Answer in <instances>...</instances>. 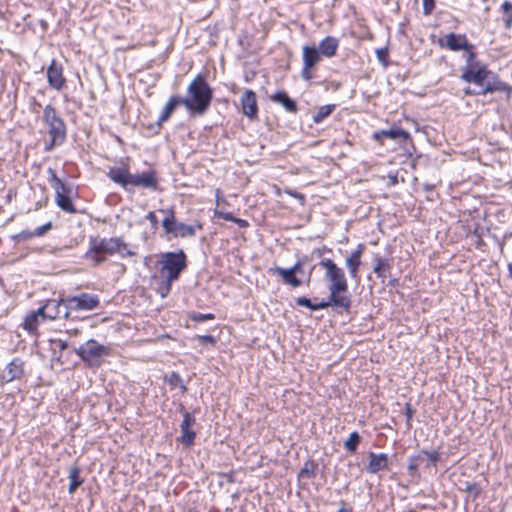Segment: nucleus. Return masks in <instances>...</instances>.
Returning a JSON list of instances; mask_svg holds the SVG:
<instances>
[{"label":"nucleus","mask_w":512,"mask_h":512,"mask_svg":"<svg viewBox=\"0 0 512 512\" xmlns=\"http://www.w3.org/2000/svg\"><path fill=\"white\" fill-rule=\"evenodd\" d=\"M319 265L325 269V278L329 283V299L332 302V306L348 310L351 300L347 295L348 283L343 269L338 267L329 258L322 259Z\"/></svg>","instance_id":"nucleus-1"},{"label":"nucleus","mask_w":512,"mask_h":512,"mask_svg":"<svg viewBox=\"0 0 512 512\" xmlns=\"http://www.w3.org/2000/svg\"><path fill=\"white\" fill-rule=\"evenodd\" d=\"M212 90L202 75L197 77L188 86V97L182 98L183 106L191 113L203 114L210 105Z\"/></svg>","instance_id":"nucleus-2"},{"label":"nucleus","mask_w":512,"mask_h":512,"mask_svg":"<svg viewBox=\"0 0 512 512\" xmlns=\"http://www.w3.org/2000/svg\"><path fill=\"white\" fill-rule=\"evenodd\" d=\"M186 256L183 251L178 253L168 252L162 256L160 263L162 264L161 272L165 276L164 286L161 287V296L165 297L170 289L171 283L179 278L180 273L185 269Z\"/></svg>","instance_id":"nucleus-3"},{"label":"nucleus","mask_w":512,"mask_h":512,"mask_svg":"<svg viewBox=\"0 0 512 512\" xmlns=\"http://www.w3.org/2000/svg\"><path fill=\"white\" fill-rule=\"evenodd\" d=\"M126 249V244L121 241L120 238L110 239H97L92 238L90 240V247L85 253V258L93 261L94 265H98L105 261L104 254L121 253L124 254L123 250Z\"/></svg>","instance_id":"nucleus-4"},{"label":"nucleus","mask_w":512,"mask_h":512,"mask_svg":"<svg viewBox=\"0 0 512 512\" xmlns=\"http://www.w3.org/2000/svg\"><path fill=\"white\" fill-rule=\"evenodd\" d=\"M75 352L89 367L98 368L102 365L104 359L110 356L111 348L98 343L94 339H89L75 349Z\"/></svg>","instance_id":"nucleus-5"},{"label":"nucleus","mask_w":512,"mask_h":512,"mask_svg":"<svg viewBox=\"0 0 512 512\" xmlns=\"http://www.w3.org/2000/svg\"><path fill=\"white\" fill-rule=\"evenodd\" d=\"M159 212L163 214L162 226L166 234L181 238L193 237L196 234L194 226L176 221L173 209H160Z\"/></svg>","instance_id":"nucleus-6"},{"label":"nucleus","mask_w":512,"mask_h":512,"mask_svg":"<svg viewBox=\"0 0 512 512\" xmlns=\"http://www.w3.org/2000/svg\"><path fill=\"white\" fill-rule=\"evenodd\" d=\"M65 303L70 315L72 311H90L97 308L99 299L96 295L81 293L77 296H67Z\"/></svg>","instance_id":"nucleus-7"},{"label":"nucleus","mask_w":512,"mask_h":512,"mask_svg":"<svg viewBox=\"0 0 512 512\" xmlns=\"http://www.w3.org/2000/svg\"><path fill=\"white\" fill-rule=\"evenodd\" d=\"M269 272L278 274L286 285H290L294 288L301 286L303 283V281L297 277V275H302L304 273L303 264L300 260L290 268L275 266L270 268Z\"/></svg>","instance_id":"nucleus-8"},{"label":"nucleus","mask_w":512,"mask_h":512,"mask_svg":"<svg viewBox=\"0 0 512 512\" xmlns=\"http://www.w3.org/2000/svg\"><path fill=\"white\" fill-rule=\"evenodd\" d=\"M321 54L315 46H304L302 48L303 67L301 77L303 80L310 81L313 78L312 69L321 61Z\"/></svg>","instance_id":"nucleus-9"},{"label":"nucleus","mask_w":512,"mask_h":512,"mask_svg":"<svg viewBox=\"0 0 512 512\" xmlns=\"http://www.w3.org/2000/svg\"><path fill=\"white\" fill-rule=\"evenodd\" d=\"M438 44L440 47L447 48L451 51L463 50L464 53L473 49V45L468 42L465 34H456L453 32L440 37Z\"/></svg>","instance_id":"nucleus-10"},{"label":"nucleus","mask_w":512,"mask_h":512,"mask_svg":"<svg viewBox=\"0 0 512 512\" xmlns=\"http://www.w3.org/2000/svg\"><path fill=\"white\" fill-rule=\"evenodd\" d=\"M47 82L55 90H61L65 86L66 79L63 76V66L55 59L51 61L47 68Z\"/></svg>","instance_id":"nucleus-11"},{"label":"nucleus","mask_w":512,"mask_h":512,"mask_svg":"<svg viewBox=\"0 0 512 512\" xmlns=\"http://www.w3.org/2000/svg\"><path fill=\"white\" fill-rule=\"evenodd\" d=\"M41 309H44L45 311L44 316L46 319H56V318H68L69 312L68 307L65 303V298L56 301V300H49Z\"/></svg>","instance_id":"nucleus-12"},{"label":"nucleus","mask_w":512,"mask_h":512,"mask_svg":"<svg viewBox=\"0 0 512 512\" xmlns=\"http://www.w3.org/2000/svg\"><path fill=\"white\" fill-rule=\"evenodd\" d=\"M195 423V418L187 411L183 413V420L180 425L181 427V437L180 441L190 446L193 444L195 439V432L191 429V426Z\"/></svg>","instance_id":"nucleus-13"},{"label":"nucleus","mask_w":512,"mask_h":512,"mask_svg":"<svg viewBox=\"0 0 512 512\" xmlns=\"http://www.w3.org/2000/svg\"><path fill=\"white\" fill-rule=\"evenodd\" d=\"M491 74L492 72L487 70L486 66L483 65L479 69H475L473 72L463 71L461 79L467 83H473L481 87Z\"/></svg>","instance_id":"nucleus-14"},{"label":"nucleus","mask_w":512,"mask_h":512,"mask_svg":"<svg viewBox=\"0 0 512 512\" xmlns=\"http://www.w3.org/2000/svg\"><path fill=\"white\" fill-rule=\"evenodd\" d=\"M157 185L154 171L141 174H131L129 187H144L154 189Z\"/></svg>","instance_id":"nucleus-15"},{"label":"nucleus","mask_w":512,"mask_h":512,"mask_svg":"<svg viewBox=\"0 0 512 512\" xmlns=\"http://www.w3.org/2000/svg\"><path fill=\"white\" fill-rule=\"evenodd\" d=\"M368 459L369 462L366 466V470L371 474L385 470L388 467V455L385 453L376 454L374 452H370L368 454Z\"/></svg>","instance_id":"nucleus-16"},{"label":"nucleus","mask_w":512,"mask_h":512,"mask_svg":"<svg viewBox=\"0 0 512 512\" xmlns=\"http://www.w3.org/2000/svg\"><path fill=\"white\" fill-rule=\"evenodd\" d=\"M363 245H359L357 249H355L345 261V265L348 269L349 275L352 279H358V270L361 265V256L363 252Z\"/></svg>","instance_id":"nucleus-17"},{"label":"nucleus","mask_w":512,"mask_h":512,"mask_svg":"<svg viewBox=\"0 0 512 512\" xmlns=\"http://www.w3.org/2000/svg\"><path fill=\"white\" fill-rule=\"evenodd\" d=\"M243 113L252 118L257 114L256 94L252 90H246L240 99Z\"/></svg>","instance_id":"nucleus-18"},{"label":"nucleus","mask_w":512,"mask_h":512,"mask_svg":"<svg viewBox=\"0 0 512 512\" xmlns=\"http://www.w3.org/2000/svg\"><path fill=\"white\" fill-rule=\"evenodd\" d=\"M42 118L43 122L49 128H64V122L62 118L56 109L50 104L44 107Z\"/></svg>","instance_id":"nucleus-19"},{"label":"nucleus","mask_w":512,"mask_h":512,"mask_svg":"<svg viewBox=\"0 0 512 512\" xmlns=\"http://www.w3.org/2000/svg\"><path fill=\"white\" fill-rule=\"evenodd\" d=\"M108 177L125 189L129 187L131 173L125 167H112L108 171Z\"/></svg>","instance_id":"nucleus-20"},{"label":"nucleus","mask_w":512,"mask_h":512,"mask_svg":"<svg viewBox=\"0 0 512 512\" xmlns=\"http://www.w3.org/2000/svg\"><path fill=\"white\" fill-rule=\"evenodd\" d=\"M23 375V361L14 358L3 371V379L7 382L19 379Z\"/></svg>","instance_id":"nucleus-21"},{"label":"nucleus","mask_w":512,"mask_h":512,"mask_svg":"<svg viewBox=\"0 0 512 512\" xmlns=\"http://www.w3.org/2000/svg\"><path fill=\"white\" fill-rule=\"evenodd\" d=\"M338 46L339 41L337 38L327 36L320 41L317 49L320 52L321 56L331 58L336 54Z\"/></svg>","instance_id":"nucleus-22"},{"label":"nucleus","mask_w":512,"mask_h":512,"mask_svg":"<svg viewBox=\"0 0 512 512\" xmlns=\"http://www.w3.org/2000/svg\"><path fill=\"white\" fill-rule=\"evenodd\" d=\"M483 86H481V91L479 93L481 94H487L494 91H507L509 87L502 81H500L497 77L494 76L492 73L488 79L485 80Z\"/></svg>","instance_id":"nucleus-23"},{"label":"nucleus","mask_w":512,"mask_h":512,"mask_svg":"<svg viewBox=\"0 0 512 512\" xmlns=\"http://www.w3.org/2000/svg\"><path fill=\"white\" fill-rule=\"evenodd\" d=\"M179 105H183L182 97L175 95L171 96L161 111L157 119V124L161 125L163 122H165Z\"/></svg>","instance_id":"nucleus-24"},{"label":"nucleus","mask_w":512,"mask_h":512,"mask_svg":"<svg viewBox=\"0 0 512 512\" xmlns=\"http://www.w3.org/2000/svg\"><path fill=\"white\" fill-rule=\"evenodd\" d=\"M271 100L282 105L286 111L294 113L297 111L296 102L291 99L285 91H278L271 96Z\"/></svg>","instance_id":"nucleus-25"},{"label":"nucleus","mask_w":512,"mask_h":512,"mask_svg":"<svg viewBox=\"0 0 512 512\" xmlns=\"http://www.w3.org/2000/svg\"><path fill=\"white\" fill-rule=\"evenodd\" d=\"M373 138L377 141H381L383 139L405 140L408 138V133L406 130H380L379 132H375L373 134Z\"/></svg>","instance_id":"nucleus-26"},{"label":"nucleus","mask_w":512,"mask_h":512,"mask_svg":"<svg viewBox=\"0 0 512 512\" xmlns=\"http://www.w3.org/2000/svg\"><path fill=\"white\" fill-rule=\"evenodd\" d=\"M44 309L38 308L36 311L30 313L26 316L24 322V328L28 331H34L37 329L39 321H44L46 317L44 316Z\"/></svg>","instance_id":"nucleus-27"},{"label":"nucleus","mask_w":512,"mask_h":512,"mask_svg":"<svg viewBox=\"0 0 512 512\" xmlns=\"http://www.w3.org/2000/svg\"><path fill=\"white\" fill-rule=\"evenodd\" d=\"M375 261L376 264L373 268V272L377 275V277L385 279L391 269L389 260L376 256Z\"/></svg>","instance_id":"nucleus-28"},{"label":"nucleus","mask_w":512,"mask_h":512,"mask_svg":"<svg viewBox=\"0 0 512 512\" xmlns=\"http://www.w3.org/2000/svg\"><path fill=\"white\" fill-rule=\"evenodd\" d=\"M47 172L49 174L48 181H49L51 187L54 189L55 194L70 192V190L65 186V184L62 182V180L57 177L55 171L52 168H49L47 170Z\"/></svg>","instance_id":"nucleus-29"},{"label":"nucleus","mask_w":512,"mask_h":512,"mask_svg":"<svg viewBox=\"0 0 512 512\" xmlns=\"http://www.w3.org/2000/svg\"><path fill=\"white\" fill-rule=\"evenodd\" d=\"M69 193H58L55 195L56 204L65 212L75 213L76 209L68 196Z\"/></svg>","instance_id":"nucleus-30"},{"label":"nucleus","mask_w":512,"mask_h":512,"mask_svg":"<svg viewBox=\"0 0 512 512\" xmlns=\"http://www.w3.org/2000/svg\"><path fill=\"white\" fill-rule=\"evenodd\" d=\"M69 487L68 492L73 494L76 489L83 483V480L80 478V469L77 466H74L69 471Z\"/></svg>","instance_id":"nucleus-31"},{"label":"nucleus","mask_w":512,"mask_h":512,"mask_svg":"<svg viewBox=\"0 0 512 512\" xmlns=\"http://www.w3.org/2000/svg\"><path fill=\"white\" fill-rule=\"evenodd\" d=\"M463 57L465 58V66L462 68V72L463 71L473 72L475 69H479L481 66H483V64L479 63L476 60V54L473 51V49H471L467 53H464Z\"/></svg>","instance_id":"nucleus-32"},{"label":"nucleus","mask_w":512,"mask_h":512,"mask_svg":"<svg viewBox=\"0 0 512 512\" xmlns=\"http://www.w3.org/2000/svg\"><path fill=\"white\" fill-rule=\"evenodd\" d=\"M296 303L299 306H304V307H307V308H309L311 310H319V309H324V308H327L329 306H332V302H331L330 299L327 302L321 301L319 303L314 304V303L311 302V300L309 298L299 297V298H297Z\"/></svg>","instance_id":"nucleus-33"},{"label":"nucleus","mask_w":512,"mask_h":512,"mask_svg":"<svg viewBox=\"0 0 512 512\" xmlns=\"http://www.w3.org/2000/svg\"><path fill=\"white\" fill-rule=\"evenodd\" d=\"M334 109V104H328L319 107L312 116L314 123H321L327 116H329L333 112Z\"/></svg>","instance_id":"nucleus-34"},{"label":"nucleus","mask_w":512,"mask_h":512,"mask_svg":"<svg viewBox=\"0 0 512 512\" xmlns=\"http://www.w3.org/2000/svg\"><path fill=\"white\" fill-rule=\"evenodd\" d=\"M51 142L46 143V150H51L55 145H60L65 140V130H50Z\"/></svg>","instance_id":"nucleus-35"},{"label":"nucleus","mask_w":512,"mask_h":512,"mask_svg":"<svg viewBox=\"0 0 512 512\" xmlns=\"http://www.w3.org/2000/svg\"><path fill=\"white\" fill-rule=\"evenodd\" d=\"M501 9L503 11V20L506 28H510L512 26V3L509 1H505L501 5Z\"/></svg>","instance_id":"nucleus-36"},{"label":"nucleus","mask_w":512,"mask_h":512,"mask_svg":"<svg viewBox=\"0 0 512 512\" xmlns=\"http://www.w3.org/2000/svg\"><path fill=\"white\" fill-rule=\"evenodd\" d=\"M165 381L171 386V387H180L183 391L186 390L185 385L183 384V381L179 374L172 372L169 375L165 376Z\"/></svg>","instance_id":"nucleus-37"},{"label":"nucleus","mask_w":512,"mask_h":512,"mask_svg":"<svg viewBox=\"0 0 512 512\" xmlns=\"http://www.w3.org/2000/svg\"><path fill=\"white\" fill-rule=\"evenodd\" d=\"M360 442V436L357 432H352L345 441L344 446L349 452H355Z\"/></svg>","instance_id":"nucleus-38"},{"label":"nucleus","mask_w":512,"mask_h":512,"mask_svg":"<svg viewBox=\"0 0 512 512\" xmlns=\"http://www.w3.org/2000/svg\"><path fill=\"white\" fill-rule=\"evenodd\" d=\"M51 228H52V224H51V222H48V223H46L44 225H41V226L37 227L33 231V234H34L35 237H40V236L45 235Z\"/></svg>","instance_id":"nucleus-39"},{"label":"nucleus","mask_w":512,"mask_h":512,"mask_svg":"<svg viewBox=\"0 0 512 512\" xmlns=\"http://www.w3.org/2000/svg\"><path fill=\"white\" fill-rule=\"evenodd\" d=\"M423 453L426 455L429 463L432 465H436L440 459V455L437 451H423Z\"/></svg>","instance_id":"nucleus-40"},{"label":"nucleus","mask_w":512,"mask_h":512,"mask_svg":"<svg viewBox=\"0 0 512 512\" xmlns=\"http://www.w3.org/2000/svg\"><path fill=\"white\" fill-rule=\"evenodd\" d=\"M34 236L33 234V231H21L20 233H18L17 235L14 236V239L18 240V241H28L30 239H32Z\"/></svg>","instance_id":"nucleus-41"},{"label":"nucleus","mask_w":512,"mask_h":512,"mask_svg":"<svg viewBox=\"0 0 512 512\" xmlns=\"http://www.w3.org/2000/svg\"><path fill=\"white\" fill-rule=\"evenodd\" d=\"M417 468H418L417 458H415V457L409 458L408 466H407L409 474L414 476L417 473Z\"/></svg>","instance_id":"nucleus-42"},{"label":"nucleus","mask_w":512,"mask_h":512,"mask_svg":"<svg viewBox=\"0 0 512 512\" xmlns=\"http://www.w3.org/2000/svg\"><path fill=\"white\" fill-rule=\"evenodd\" d=\"M300 475L306 476V477H313L314 476V464L312 463H306L305 466L301 469Z\"/></svg>","instance_id":"nucleus-43"},{"label":"nucleus","mask_w":512,"mask_h":512,"mask_svg":"<svg viewBox=\"0 0 512 512\" xmlns=\"http://www.w3.org/2000/svg\"><path fill=\"white\" fill-rule=\"evenodd\" d=\"M422 2H423V13L425 15L431 14L435 7V1L434 0H422Z\"/></svg>","instance_id":"nucleus-44"},{"label":"nucleus","mask_w":512,"mask_h":512,"mask_svg":"<svg viewBox=\"0 0 512 512\" xmlns=\"http://www.w3.org/2000/svg\"><path fill=\"white\" fill-rule=\"evenodd\" d=\"M376 55H377L378 60L381 63H383L385 65L387 64L388 51L386 48L377 49Z\"/></svg>","instance_id":"nucleus-45"},{"label":"nucleus","mask_w":512,"mask_h":512,"mask_svg":"<svg viewBox=\"0 0 512 512\" xmlns=\"http://www.w3.org/2000/svg\"><path fill=\"white\" fill-rule=\"evenodd\" d=\"M146 218L150 221L152 229L156 230L158 227V218H157L156 214L153 211H150L146 215Z\"/></svg>","instance_id":"nucleus-46"},{"label":"nucleus","mask_w":512,"mask_h":512,"mask_svg":"<svg viewBox=\"0 0 512 512\" xmlns=\"http://www.w3.org/2000/svg\"><path fill=\"white\" fill-rule=\"evenodd\" d=\"M287 194L291 195L292 197L298 199L300 201V203L302 205H304L305 203V196L299 192H296V191H292V190H287L286 191Z\"/></svg>","instance_id":"nucleus-47"},{"label":"nucleus","mask_w":512,"mask_h":512,"mask_svg":"<svg viewBox=\"0 0 512 512\" xmlns=\"http://www.w3.org/2000/svg\"><path fill=\"white\" fill-rule=\"evenodd\" d=\"M214 318V315L213 314H197L195 317H194V320H197V321H205V320H208V319H213Z\"/></svg>","instance_id":"nucleus-48"},{"label":"nucleus","mask_w":512,"mask_h":512,"mask_svg":"<svg viewBox=\"0 0 512 512\" xmlns=\"http://www.w3.org/2000/svg\"><path fill=\"white\" fill-rule=\"evenodd\" d=\"M199 338L203 341V342H209V343H214L215 342V339L212 335H202V336H199Z\"/></svg>","instance_id":"nucleus-49"},{"label":"nucleus","mask_w":512,"mask_h":512,"mask_svg":"<svg viewBox=\"0 0 512 512\" xmlns=\"http://www.w3.org/2000/svg\"><path fill=\"white\" fill-rule=\"evenodd\" d=\"M405 410H406L405 414H406L407 420L409 421L413 416V410H412L410 404H406Z\"/></svg>","instance_id":"nucleus-50"},{"label":"nucleus","mask_w":512,"mask_h":512,"mask_svg":"<svg viewBox=\"0 0 512 512\" xmlns=\"http://www.w3.org/2000/svg\"><path fill=\"white\" fill-rule=\"evenodd\" d=\"M340 504H341V508L337 511V512H352V509L351 508H347L346 507V502L345 501H340Z\"/></svg>","instance_id":"nucleus-51"},{"label":"nucleus","mask_w":512,"mask_h":512,"mask_svg":"<svg viewBox=\"0 0 512 512\" xmlns=\"http://www.w3.org/2000/svg\"><path fill=\"white\" fill-rule=\"evenodd\" d=\"M223 218L228 221H236V218L231 213L223 214Z\"/></svg>","instance_id":"nucleus-52"},{"label":"nucleus","mask_w":512,"mask_h":512,"mask_svg":"<svg viewBox=\"0 0 512 512\" xmlns=\"http://www.w3.org/2000/svg\"><path fill=\"white\" fill-rule=\"evenodd\" d=\"M236 223H238L241 227H244L247 225V222L245 220H242V219H237L236 218Z\"/></svg>","instance_id":"nucleus-53"},{"label":"nucleus","mask_w":512,"mask_h":512,"mask_svg":"<svg viewBox=\"0 0 512 512\" xmlns=\"http://www.w3.org/2000/svg\"><path fill=\"white\" fill-rule=\"evenodd\" d=\"M59 347L61 350H64L67 348V343L65 341H59Z\"/></svg>","instance_id":"nucleus-54"},{"label":"nucleus","mask_w":512,"mask_h":512,"mask_svg":"<svg viewBox=\"0 0 512 512\" xmlns=\"http://www.w3.org/2000/svg\"><path fill=\"white\" fill-rule=\"evenodd\" d=\"M508 271H509L510 277L512 278V264L508 265Z\"/></svg>","instance_id":"nucleus-55"},{"label":"nucleus","mask_w":512,"mask_h":512,"mask_svg":"<svg viewBox=\"0 0 512 512\" xmlns=\"http://www.w3.org/2000/svg\"><path fill=\"white\" fill-rule=\"evenodd\" d=\"M310 278H311V274L309 273V274L307 275V283L310 281Z\"/></svg>","instance_id":"nucleus-56"},{"label":"nucleus","mask_w":512,"mask_h":512,"mask_svg":"<svg viewBox=\"0 0 512 512\" xmlns=\"http://www.w3.org/2000/svg\"><path fill=\"white\" fill-rule=\"evenodd\" d=\"M473 487H475V485H469V486L467 487V489H468V490H471Z\"/></svg>","instance_id":"nucleus-57"}]
</instances>
